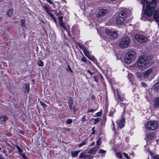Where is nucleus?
Here are the masks:
<instances>
[{
  "instance_id": "obj_1",
  "label": "nucleus",
  "mask_w": 159,
  "mask_h": 159,
  "mask_svg": "<svg viewBox=\"0 0 159 159\" xmlns=\"http://www.w3.org/2000/svg\"><path fill=\"white\" fill-rule=\"evenodd\" d=\"M159 2V0H141L140 1L143 4V8L145 7V3L146 4V9L145 13L148 16H152L155 10V7L156 6V1Z\"/></svg>"
},
{
  "instance_id": "obj_2",
  "label": "nucleus",
  "mask_w": 159,
  "mask_h": 159,
  "mask_svg": "<svg viewBox=\"0 0 159 159\" xmlns=\"http://www.w3.org/2000/svg\"><path fill=\"white\" fill-rule=\"evenodd\" d=\"M128 11L129 10L126 9H123L120 11L116 19L117 24L121 25L124 22L125 19L128 15Z\"/></svg>"
},
{
  "instance_id": "obj_3",
  "label": "nucleus",
  "mask_w": 159,
  "mask_h": 159,
  "mask_svg": "<svg viewBox=\"0 0 159 159\" xmlns=\"http://www.w3.org/2000/svg\"><path fill=\"white\" fill-rule=\"evenodd\" d=\"M131 40L130 38L127 37L122 38L119 43L120 48H126L129 47Z\"/></svg>"
},
{
  "instance_id": "obj_4",
  "label": "nucleus",
  "mask_w": 159,
  "mask_h": 159,
  "mask_svg": "<svg viewBox=\"0 0 159 159\" xmlns=\"http://www.w3.org/2000/svg\"><path fill=\"white\" fill-rule=\"evenodd\" d=\"M135 52L134 51H129L125 55V61L127 64H130L135 59Z\"/></svg>"
},
{
  "instance_id": "obj_5",
  "label": "nucleus",
  "mask_w": 159,
  "mask_h": 159,
  "mask_svg": "<svg viewBox=\"0 0 159 159\" xmlns=\"http://www.w3.org/2000/svg\"><path fill=\"white\" fill-rule=\"evenodd\" d=\"M146 126L148 130H155L158 127V123L156 121H150L147 123Z\"/></svg>"
},
{
  "instance_id": "obj_6",
  "label": "nucleus",
  "mask_w": 159,
  "mask_h": 159,
  "mask_svg": "<svg viewBox=\"0 0 159 159\" xmlns=\"http://www.w3.org/2000/svg\"><path fill=\"white\" fill-rule=\"evenodd\" d=\"M148 60L146 57H141L137 61V65L139 66L143 67L148 62Z\"/></svg>"
},
{
  "instance_id": "obj_7",
  "label": "nucleus",
  "mask_w": 159,
  "mask_h": 159,
  "mask_svg": "<svg viewBox=\"0 0 159 159\" xmlns=\"http://www.w3.org/2000/svg\"><path fill=\"white\" fill-rule=\"evenodd\" d=\"M135 38L139 42L141 43L146 42L148 40V38L143 35L136 34Z\"/></svg>"
},
{
  "instance_id": "obj_8",
  "label": "nucleus",
  "mask_w": 159,
  "mask_h": 159,
  "mask_svg": "<svg viewBox=\"0 0 159 159\" xmlns=\"http://www.w3.org/2000/svg\"><path fill=\"white\" fill-rule=\"evenodd\" d=\"M105 33L108 35L115 38L117 37V34L115 31L111 30L109 29H107L105 30Z\"/></svg>"
},
{
  "instance_id": "obj_9",
  "label": "nucleus",
  "mask_w": 159,
  "mask_h": 159,
  "mask_svg": "<svg viewBox=\"0 0 159 159\" xmlns=\"http://www.w3.org/2000/svg\"><path fill=\"white\" fill-rule=\"evenodd\" d=\"M68 104L69 106L70 110H73L74 111V113L75 114L76 111L77 110V109L76 108L75 106L73 104V100L72 98H70L69 100Z\"/></svg>"
},
{
  "instance_id": "obj_10",
  "label": "nucleus",
  "mask_w": 159,
  "mask_h": 159,
  "mask_svg": "<svg viewBox=\"0 0 159 159\" xmlns=\"http://www.w3.org/2000/svg\"><path fill=\"white\" fill-rule=\"evenodd\" d=\"M80 48L83 50L84 54L86 57H89V51H88L87 48L84 47L83 45L79 44H78Z\"/></svg>"
},
{
  "instance_id": "obj_11",
  "label": "nucleus",
  "mask_w": 159,
  "mask_h": 159,
  "mask_svg": "<svg viewBox=\"0 0 159 159\" xmlns=\"http://www.w3.org/2000/svg\"><path fill=\"white\" fill-rule=\"evenodd\" d=\"M108 12V11L106 9H102L99 11H98V14L97 15V16L98 17L100 16H104L105 15L107 14Z\"/></svg>"
},
{
  "instance_id": "obj_12",
  "label": "nucleus",
  "mask_w": 159,
  "mask_h": 159,
  "mask_svg": "<svg viewBox=\"0 0 159 159\" xmlns=\"http://www.w3.org/2000/svg\"><path fill=\"white\" fill-rule=\"evenodd\" d=\"M117 123L118 126L120 128L124 127L125 123V119L124 118H122L121 119L117 120Z\"/></svg>"
},
{
  "instance_id": "obj_13",
  "label": "nucleus",
  "mask_w": 159,
  "mask_h": 159,
  "mask_svg": "<svg viewBox=\"0 0 159 159\" xmlns=\"http://www.w3.org/2000/svg\"><path fill=\"white\" fill-rule=\"evenodd\" d=\"M154 108H157L159 107V97L156 98L154 100Z\"/></svg>"
},
{
  "instance_id": "obj_14",
  "label": "nucleus",
  "mask_w": 159,
  "mask_h": 159,
  "mask_svg": "<svg viewBox=\"0 0 159 159\" xmlns=\"http://www.w3.org/2000/svg\"><path fill=\"white\" fill-rule=\"evenodd\" d=\"M154 19L156 21L159 22V11H156L153 15Z\"/></svg>"
},
{
  "instance_id": "obj_15",
  "label": "nucleus",
  "mask_w": 159,
  "mask_h": 159,
  "mask_svg": "<svg viewBox=\"0 0 159 159\" xmlns=\"http://www.w3.org/2000/svg\"><path fill=\"white\" fill-rule=\"evenodd\" d=\"M9 118L5 116L2 115L0 116V120L2 124H4L6 121Z\"/></svg>"
},
{
  "instance_id": "obj_16",
  "label": "nucleus",
  "mask_w": 159,
  "mask_h": 159,
  "mask_svg": "<svg viewBox=\"0 0 159 159\" xmlns=\"http://www.w3.org/2000/svg\"><path fill=\"white\" fill-rule=\"evenodd\" d=\"M99 147L98 146H96L92 148L90 150L89 152V153L90 154H95L96 152L99 149Z\"/></svg>"
},
{
  "instance_id": "obj_17",
  "label": "nucleus",
  "mask_w": 159,
  "mask_h": 159,
  "mask_svg": "<svg viewBox=\"0 0 159 159\" xmlns=\"http://www.w3.org/2000/svg\"><path fill=\"white\" fill-rule=\"evenodd\" d=\"M152 71V68L148 69L147 70L144 71L143 73V75L144 77H147L151 73Z\"/></svg>"
},
{
  "instance_id": "obj_18",
  "label": "nucleus",
  "mask_w": 159,
  "mask_h": 159,
  "mask_svg": "<svg viewBox=\"0 0 159 159\" xmlns=\"http://www.w3.org/2000/svg\"><path fill=\"white\" fill-rule=\"evenodd\" d=\"M90 156V155H87L84 152H83L81 153L79 156V157L80 158H87L89 157Z\"/></svg>"
},
{
  "instance_id": "obj_19",
  "label": "nucleus",
  "mask_w": 159,
  "mask_h": 159,
  "mask_svg": "<svg viewBox=\"0 0 159 159\" xmlns=\"http://www.w3.org/2000/svg\"><path fill=\"white\" fill-rule=\"evenodd\" d=\"M80 151V150H79L76 151H73L71 152V155L72 157H75L78 155L79 152Z\"/></svg>"
},
{
  "instance_id": "obj_20",
  "label": "nucleus",
  "mask_w": 159,
  "mask_h": 159,
  "mask_svg": "<svg viewBox=\"0 0 159 159\" xmlns=\"http://www.w3.org/2000/svg\"><path fill=\"white\" fill-rule=\"evenodd\" d=\"M60 25L65 31H67L66 26L63 22L60 23Z\"/></svg>"
},
{
  "instance_id": "obj_21",
  "label": "nucleus",
  "mask_w": 159,
  "mask_h": 159,
  "mask_svg": "<svg viewBox=\"0 0 159 159\" xmlns=\"http://www.w3.org/2000/svg\"><path fill=\"white\" fill-rule=\"evenodd\" d=\"M154 137V134L153 133H151L146 135V137L149 139H152Z\"/></svg>"
},
{
  "instance_id": "obj_22",
  "label": "nucleus",
  "mask_w": 159,
  "mask_h": 159,
  "mask_svg": "<svg viewBox=\"0 0 159 159\" xmlns=\"http://www.w3.org/2000/svg\"><path fill=\"white\" fill-rule=\"evenodd\" d=\"M154 89L156 91H159V81L155 84L154 87Z\"/></svg>"
},
{
  "instance_id": "obj_23",
  "label": "nucleus",
  "mask_w": 159,
  "mask_h": 159,
  "mask_svg": "<svg viewBox=\"0 0 159 159\" xmlns=\"http://www.w3.org/2000/svg\"><path fill=\"white\" fill-rule=\"evenodd\" d=\"M13 12V10L12 9H10L7 12V15L8 16H12Z\"/></svg>"
},
{
  "instance_id": "obj_24",
  "label": "nucleus",
  "mask_w": 159,
  "mask_h": 159,
  "mask_svg": "<svg viewBox=\"0 0 159 159\" xmlns=\"http://www.w3.org/2000/svg\"><path fill=\"white\" fill-rule=\"evenodd\" d=\"M87 57L90 60L93 61L94 62H96V59L94 57L90 56L89 55V57Z\"/></svg>"
},
{
  "instance_id": "obj_25",
  "label": "nucleus",
  "mask_w": 159,
  "mask_h": 159,
  "mask_svg": "<svg viewBox=\"0 0 159 159\" xmlns=\"http://www.w3.org/2000/svg\"><path fill=\"white\" fill-rule=\"evenodd\" d=\"M29 84H26L25 85V92H29Z\"/></svg>"
},
{
  "instance_id": "obj_26",
  "label": "nucleus",
  "mask_w": 159,
  "mask_h": 159,
  "mask_svg": "<svg viewBox=\"0 0 159 159\" xmlns=\"http://www.w3.org/2000/svg\"><path fill=\"white\" fill-rule=\"evenodd\" d=\"M87 142V140L85 139L84 141H83L82 142H81L79 144V147H81V146H82L84 145H85V144H86Z\"/></svg>"
},
{
  "instance_id": "obj_27",
  "label": "nucleus",
  "mask_w": 159,
  "mask_h": 159,
  "mask_svg": "<svg viewBox=\"0 0 159 159\" xmlns=\"http://www.w3.org/2000/svg\"><path fill=\"white\" fill-rule=\"evenodd\" d=\"M44 9L46 11L47 13H48L50 11V10L46 6H45L43 7Z\"/></svg>"
},
{
  "instance_id": "obj_28",
  "label": "nucleus",
  "mask_w": 159,
  "mask_h": 159,
  "mask_svg": "<svg viewBox=\"0 0 159 159\" xmlns=\"http://www.w3.org/2000/svg\"><path fill=\"white\" fill-rule=\"evenodd\" d=\"M116 155L117 157H118L120 159H121L122 157V154L120 152H117Z\"/></svg>"
},
{
  "instance_id": "obj_29",
  "label": "nucleus",
  "mask_w": 159,
  "mask_h": 159,
  "mask_svg": "<svg viewBox=\"0 0 159 159\" xmlns=\"http://www.w3.org/2000/svg\"><path fill=\"white\" fill-rule=\"evenodd\" d=\"M72 122V119H67L66 121V123L68 124H70Z\"/></svg>"
},
{
  "instance_id": "obj_30",
  "label": "nucleus",
  "mask_w": 159,
  "mask_h": 159,
  "mask_svg": "<svg viewBox=\"0 0 159 159\" xmlns=\"http://www.w3.org/2000/svg\"><path fill=\"white\" fill-rule=\"evenodd\" d=\"M137 76L139 78H141L142 77V73L140 72H137L136 73Z\"/></svg>"
},
{
  "instance_id": "obj_31",
  "label": "nucleus",
  "mask_w": 159,
  "mask_h": 159,
  "mask_svg": "<svg viewBox=\"0 0 159 159\" xmlns=\"http://www.w3.org/2000/svg\"><path fill=\"white\" fill-rule=\"evenodd\" d=\"M16 149L18 150V152L20 153H22L23 151V150L17 145L16 146Z\"/></svg>"
},
{
  "instance_id": "obj_32",
  "label": "nucleus",
  "mask_w": 159,
  "mask_h": 159,
  "mask_svg": "<svg viewBox=\"0 0 159 159\" xmlns=\"http://www.w3.org/2000/svg\"><path fill=\"white\" fill-rule=\"evenodd\" d=\"M39 66H43V62L41 60L39 61L38 62Z\"/></svg>"
},
{
  "instance_id": "obj_33",
  "label": "nucleus",
  "mask_w": 159,
  "mask_h": 159,
  "mask_svg": "<svg viewBox=\"0 0 159 159\" xmlns=\"http://www.w3.org/2000/svg\"><path fill=\"white\" fill-rule=\"evenodd\" d=\"M58 20H59V23H60L61 22H63L62 21V19L63 18V16H60L58 17Z\"/></svg>"
},
{
  "instance_id": "obj_34",
  "label": "nucleus",
  "mask_w": 159,
  "mask_h": 159,
  "mask_svg": "<svg viewBox=\"0 0 159 159\" xmlns=\"http://www.w3.org/2000/svg\"><path fill=\"white\" fill-rule=\"evenodd\" d=\"M106 152V151L102 149H100L98 151L99 153H103L104 154Z\"/></svg>"
},
{
  "instance_id": "obj_35",
  "label": "nucleus",
  "mask_w": 159,
  "mask_h": 159,
  "mask_svg": "<svg viewBox=\"0 0 159 159\" xmlns=\"http://www.w3.org/2000/svg\"><path fill=\"white\" fill-rule=\"evenodd\" d=\"M101 141V138H99L98 140L97 141V145H99L101 144V143H100Z\"/></svg>"
},
{
  "instance_id": "obj_36",
  "label": "nucleus",
  "mask_w": 159,
  "mask_h": 159,
  "mask_svg": "<svg viewBox=\"0 0 159 159\" xmlns=\"http://www.w3.org/2000/svg\"><path fill=\"white\" fill-rule=\"evenodd\" d=\"M21 26L23 27H25V21L24 20H21Z\"/></svg>"
},
{
  "instance_id": "obj_37",
  "label": "nucleus",
  "mask_w": 159,
  "mask_h": 159,
  "mask_svg": "<svg viewBox=\"0 0 159 159\" xmlns=\"http://www.w3.org/2000/svg\"><path fill=\"white\" fill-rule=\"evenodd\" d=\"M68 68L66 69V70L68 71L70 70L71 72L73 73V70L71 69V67L69 65H68Z\"/></svg>"
},
{
  "instance_id": "obj_38",
  "label": "nucleus",
  "mask_w": 159,
  "mask_h": 159,
  "mask_svg": "<svg viewBox=\"0 0 159 159\" xmlns=\"http://www.w3.org/2000/svg\"><path fill=\"white\" fill-rule=\"evenodd\" d=\"M117 97L118 98L120 101H123V98L122 97H121V96L119 94H117Z\"/></svg>"
},
{
  "instance_id": "obj_39",
  "label": "nucleus",
  "mask_w": 159,
  "mask_h": 159,
  "mask_svg": "<svg viewBox=\"0 0 159 159\" xmlns=\"http://www.w3.org/2000/svg\"><path fill=\"white\" fill-rule=\"evenodd\" d=\"M95 81L97 82H98V76L97 75H95L93 77Z\"/></svg>"
},
{
  "instance_id": "obj_40",
  "label": "nucleus",
  "mask_w": 159,
  "mask_h": 159,
  "mask_svg": "<svg viewBox=\"0 0 159 159\" xmlns=\"http://www.w3.org/2000/svg\"><path fill=\"white\" fill-rule=\"evenodd\" d=\"M100 120V119L99 118H96L94 119V124H95L99 122Z\"/></svg>"
},
{
  "instance_id": "obj_41",
  "label": "nucleus",
  "mask_w": 159,
  "mask_h": 159,
  "mask_svg": "<svg viewBox=\"0 0 159 159\" xmlns=\"http://www.w3.org/2000/svg\"><path fill=\"white\" fill-rule=\"evenodd\" d=\"M41 105L42 106H43L44 108H46L47 107V106L45 103H43V102H40Z\"/></svg>"
},
{
  "instance_id": "obj_42",
  "label": "nucleus",
  "mask_w": 159,
  "mask_h": 159,
  "mask_svg": "<svg viewBox=\"0 0 159 159\" xmlns=\"http://www.w3.org/2000/svg\"><path fill=\"white\" fill-rule=\"evenodd\" d=\"M123 154L127 159H129V157L127 154L125 152L123 153Z\"/></svg>"
},
{
  "instance_id": "obj_43",
  "label": "nucleus",
  "mask_w": 159,
  "mask_h": 159,
  "mask_svg": "<svg viewBox=\"0 0 159 159\" xmlns=\"http://www.w3.org/2000/svg\"><path fill=\"white\" fill-rule=\"evenodd\" d=\"M49 15L51 16V17L53 19V18H54V17H55V16H54V15H53V14L52 13H51L50 12H49V13H48Z\"/></svg>"
},
{
  "instance_id": "obj_44",
  "label": "nucleus",
  "mask_w": 159,
  "mask_h": 159,
  "mask_svg": "<svg viewBox=\"0 0 159 159\" xmlns=\"http://www.w3.org/2000/svg\"><path fill=\"white\" fill-rule=\"evenodd\" d=\"M86 120V116L84 115L82 118V121L83 122H84Z\"/></svg>"
},
{
  "instance_id": "obj_45",
  "label": "nucleus",
  "mask_w": 159,
  "mask_h": 159,
  "mask_svg": "<svg viewBox=\"0 0 159 159\" xmlns=\"http://www.w3.org/2000/svg\"><path fill=\"white\" fill-rule=\"evenodd\" d=\"M94 111H95L93 109H91L90 110H88L87 111V112L88 113H90L91 112H93Z\"/></svg>"
},
{
  "instance_id": "obj_46",
  "label": "nucleus",
  "mask_w": 159,
  "mask_h": 159,
  "mask_svg": "<svg viewBox=\"0 0 159 159\" xmlns=\"http://www.w3.org/2000/svg\"><path fill=\"white\" fill-rule=\"evenodd\" d=\"M153 159H159V155H157L153 157Z\"/></svg>"
},
{
  "instance_id": "obj_47",
  "label": "nucleus",
  "mask_w": 159,
  "mask_h": 159,
  "mask_svg": "<svg viewBox=\"0 0 159 159\" xmlns=\"http://www.w3.org/2000/svg\"><path fill=\"white\" fill-rule=\"evenodd\" d=\"M81 60L83 62H86V58L85 57H83L81 59Z\"/></svg>"
},
{
  "instance_id": "obj_48",
  "label": "nucleus",
  "mask_w": 159,
  "mask_h": 159,
  "mask_svg": "<svg viewBox=\"0 0 159 159\" xmlns=\"http://www.w3.org/2000/svg\"><path fill=\"white\" fill-rule=\"evenodd\" d=\"M87 72L89 73L90 75H93L94 74V72H92L89 70H88Z\"/></svg>"
},
{
  "instance_id": "obj_49",
  "label": "nucleus",
  "mask_w": 159,
  "mask_h": 159,
  "mask_svg": "<svg viewBox=\"0 0 159 159\" xmlns=\"http://www.w3.org/2000/svg\"><path fill=\"white\" fill-rule=\"evenodd\" d=\"M46 1L50 4H52L53 3L51 0H46Z\"/></svg>"
},
{
  "instance_id": "obj_50",
  "label": "nucleus",
  "mask_w": 159,
  "mask_h": 159,
  "mask_svg": "<svg viewBox=\"0 0 159 159\" xmlns=\"http://www.w3.org/2000/svg\"><path fill=\"white\" fill-rule=\"evenodd\" d=\"M101 115H102V113H101L100 112H98L97 114V115L98 116H101Z\"/></svg>"
},
{
  "instance_id": "obj_51",
  "label": "nucleus",
  "mask_w": 159,
  "mask_h": 159,
  "mask_svg": "<svg viewBox=\"0 0 159 159\" xmlns=\"http://www.w3.org/2000/svg\"><path fill=\"white\" fill-rule=\"evenodd\" d=\"M142 84V86L144 87H147V84L145 83H143Z\"/></svg>"
},
{
  "instance_id": "obj_52",
  "label": "nucleus",
  "mask_w": 159,
  "mask_h": 159,
  "mask_svg": "<svg viewBox=\"0 0 159 159\" xmlns=\"http://www.w3.org/2000/svg\"><path fill=\"white\" fill-rule=\"evenodd\" d=\"M57 14H58L59 15H61L62 14V11H59V13H57Z\"/></svg>"
},
{
  "instance_id": "obj_53",
  "label": "nucleus",
  "mask_w": 159,
  "mask_h": 159,
  "mask_svg": "<svg viewBox=\"0 0 159 159\" xmlns=\"http://www.w3.org/2000/svg\"><path fill=\"white\" fill-rule=\"evenodd\" d=\"M53 19L54 20V21L56 23H57V21L56 18L55 17H54V18H53Z\"/></svg>"
},
{
  "instance_id": "obj_54",
  "label": "nucleus",
  "mask_w": 159,
  "mask_h": 159,
  "mask_svg": "<svg viewBox=\"0 0 159 159\" xmlns=\"http://www.w3.org/2000/svg\"><path fill=\"white\" fill-rule=\"evenodd\" d=\"M0 159H4V158L0 154Z\"/></svg>"
},
{
  "instance_id": "obj_55",
  "label": "nucleus",
  "mask_w": 159,
  "mask_h": 159,
  "mask_svg": "<svg viewBox=\"0 0 159 159\" xmlns=\"http://www.w3.org/2000/svg\"><path fill=\"white\" fill-rule=\"evenodd\" d=\"M95 143V142H93L90 145V146H92V145H93Z\"/></svg>"
},
{
  "instance_id": "obj_56",
  "label": "nucleus",
  "mask_w": 159,
  "mask_h": 159,
  "mask_svg": "<svg viewBox=\"0 0 159 159\" xmlns=\"http://www.w3.org/2000/svg\"><path fill=\"white\" fill-rule=\"evenodd\" d=\"M11 134H9V135H8V136H11Z\"/></svg>"
},
{
  "instance_id": "obj_57",
  "label": "nucleus",
  "mask_w": 159,
  "mask_h": 159,
  "mask_svg": "<svg viewBox=\"0 0 159 159\" xmlns=\"http://www.w3.org/2000/svg\"><path fill=\"white\" fill-rule=\"evenodd\" d=\"M94 127H93V128H92V130H93V131L94 130Z\"/></svg>"
},
{
  "instance_id": "obj_58",
  "label": "nucleus",
  "mask_w": 159,
  "mask_h": 159,
  "mask_svg": "<svg viewBox=\"0 0 159 159\" xmlns=\"http://www.w3.org/2000/svg\"><path fill=\"white\" fill-rule=\"evenodd\" d=\"M94 134V131H93V132L92 133V134Z\"/></svg>"
},
{
  "instance_id": "obj_59",
  "label": "nucleus",
  "mask_w": 159,
  "mask_h": 159,
  "mask_svg": "<svg viewBox=\"0 0 159 159\" xmlns=\"http://www.w3.org/2000/svg\"><path fill=\"white\" fill-rule=\"evenodd\" d=\"M92 98H94V97H93V95L92 96Z\"/></svg>"
},
{
  "instance_id": "obj_60",
  "label": "nucleus",
  "mask_w": 159,
  "mask_h": 159,
  "mask_svg": "<svg viewBox=\"0 0 159 159\" xmlns=\"http://www.w3.org/2000/svg\"><path fill=\"white\" fill-rule=\"evenodd\" d=\"M114 130H115V127H114Z\"/></svg>"
},
{
  "instance_id": "obj_61",
  "label": "nucleus",
  "mask_w": 159,
  "mask_h": 159,
  "mask_svg": "<svg viewBox=\"0 0 159 159\" xmlns=\"http://www.w3.org/2000/svg\"><path fill=\"white\" fill-rule=\"evenodd\" d=\"M112 123H113V125H114V122H113V121L112 122Z\"/></svg>"
},
{
  "instance_id": "obj_62",
  "label": "nucleus",
  "mask_w": 159,
  "mask_h": 159,
  "mask_svg": "<svg viewBox=\"0 0 159 159\" xmlns=\"http://www.w3.org/2000/svg\"><path fill=\"white\" fill-rule=\"evenodd\" d=\"M1 149V147H0V150Z\"/></svg>"
}]
</instances>
